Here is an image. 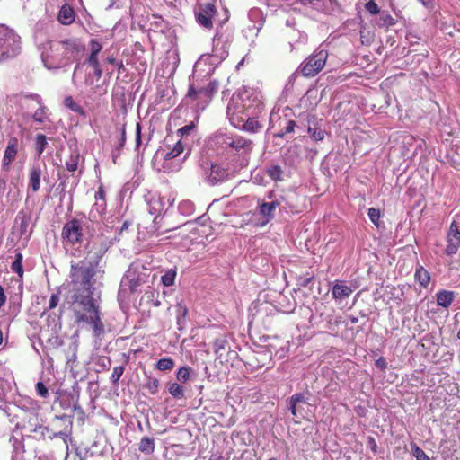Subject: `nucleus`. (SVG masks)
I'll return each mask as SVG.
<instances>
[{"label":"nucleus","instance_id":"nucleus-1","mask_svg":"<svg viewBox=\"0 0 460 460\" xmlns=\"http://www.w3.org/2000/svg\"><path fill=\"white\" fill-rule=\"evenodd\" d=\"M108 245L101 238L88 242L84 259L71 265V284L66 303L73 312L78 326L87 325L93 337L102 339L105 334V324L102 320L101 294L95 288L96 279L102 278L104 270L101 265Z\"/></svg>","mask_w":460,"mask_h":460},{"label":"nucleus","instance_id":"nucleus-2","mask_svg":"<svg viewBox=\"0 0 460 460\" xmlns=\"http://www.w3.org/2000/svg\"><path fill=\"white\" fill-rule=\"evenodd\" d=\"M34 40L40 52L42 63L48 70L69 66L79 60L85 50L84 42L75 37L43 40L42 32H37Z\"/></svg>","mask_w":460,"mask_h":460},{"label":"nucleus","instance_id":"nucleus-3","mask_svg":"<svg viewBox=\"0 0 460 460\" xmlns=\"http://www.w3.org/2000/svg\"><path fill=\"white\" fill-rule=\"evenodd\" d=\"M264 111V104L259 93L253 89H243L234 93L227 105V116L247 115L260 116Z\"/></svg>","mask_w":460,"mask_h":460},{"label":"nucleus","instance_id":"nucleus-4","mask_svg":"<svg viewBox=\"0 0 460 460\" xmlns=\"http://www.w3.org/2000/svg\"><path fill=\"white\" fill-rule=\"evenodd\" d=\"M219 143L228 154L239 157V166L248 164L250 155L253 149V142L237 134H220L217 136Z\"/></svg>","mask_w":460,"mask_h":460},{"label":"nucleus","instance_id":"nucleus-5","mask_svg":"<svg viewBox=\"0 0 460 460\" xmlns=\"http://www.w3.org/2000/svg\"><path fill=\"white\" fill-rule=\"evenodd\" d=\"M21 52V36L7 25L0 24V62L13 59Z\"/></svg>","mask_w":460,"mask_h":460},{"label":"nucleus","instance_id":"nucleus-6","mask_svg":"<svg viewBox=\"0 0 460 460\" xmlns=\"http://www.w3.org/2000/svg\"><path fill=\"white\" fill-rule=\"evenodd\" d=\"M23 429L28 432L27 436L36 440H46L47 438L52 440L55 438H60L66 441L69 434V429L55 431L49 427L43 425L40 422L37 415H31L23 424Z\"/></svg>","mask_w":460,"mask_h":460},{"label":"nucleus","instance_id":"nucleus-7","mask_svg":"<svg viewBox=\"0 0 460 460\" xmlns=\"http://www.w3.org/2000/svg\"><path fill=\"white\" fill-rule=\"evenodd\" d=\"M190 154V146L186 139H180L173 148L165 153L163 168L164 172H178L182 163Z\"/></svg>","mask_w":460,"mask_h":460},{"label":"nucleus","instance_id":"nucleus-8","mask_svg":"<svg viewBox=\"0 0 460 460\" xmlns=\"http://www.w3.org/2000/svg\"><path fill=\"white\" fill-rule=\"evenodd\" d=\"M149 278L150 275L143 269L140 270L137 264H131L122 278L119 292L126 288L129 289L130 293L141 292L146 284L149 283Z\"/></svg>","mask_w":460,"mask_h":460},{"label":"nucleus","instance_id":"nucleus-9","mask_svg":"<svg viewBox=\"0 0 460 460\" xmlns=\"http://www.w3.org/2000/svg\"><path fill=\"white\" fill-rule=\"evenodd\" d=\"M328 58V51L321 47L316 49L299 66L301 74L305 77L316 75L323 67Z\"/></svg>","mask_w":460,"mask_h":460},{"label":"nucleus","instance_id":"nucleus-10","mask_svg":"<svg viewBox=\"0 0 460 460\" xmlns=\"http://www.w3.org/2000/svg\"><path fill=\"white\" fill-rule=\"evenodd\" d=\"M270 128L274 130L273 137L284 138L290 134L295 133L296 128L300 129V126L287 114L271 113L270 117Z\"/></svg>","mask_w":460,"mask_h":460},{"label":"nucleus","instance_id":"nucleus-11","mask_svg":"<svg viewBox=\"0 0 460 460\" xmlns=\"http://www.w3.org/2000/svg\"><path fill=\"white\" fill-rule=\"evenodd\" d=\"M293 9L305 14H312L314 11L329 13L334 11L335 0H295Z\"/></svg>","mask_w":460,"mask_h":460},{"label":"nucleus","instance_id":"nucleus-12","mask_svg":"<svg viewBox=\"0 0 460 460\" xmlns=\"http://www.w3.org/2000/svg\"><path fill=\"white\" fill-rule=\"evenodd\" d=\"M84 235L83 223L75 218L67 221L61 232V237L65 245L81 244Z\"/></svg>","mask_w":460,"mask_h":460},{"label":"nucleus","instance_id":"nucleus-13","mask_svg":"<svg viewBox=\"0 0 460 460\" xmlns=\"http://www.w3.org/2000/svg\"><path fill=\"white\" fill-rule=\"evenodd\" d=\"M217 13L214 4L209 2L199 3L195 9L194 14L197 22L204 29L210 30L213 27V19Z\"/></svg>","mask_w":460,"mask_h":460},{"label":"nucleus","instance_id":"nucleus-14","mask_svg":"<svg viewBox=\"0 0 460 460\" xmlns=\"http://www.w3.org/2000/svg\"><path fill=\"white\" fill-rule=\"evenodd\" d=\"M218 89V83L216 81L209 82L206 87L196 88L193 84L190 85L188 90L187 97L192 99L193 101H197V104L199 106L201 103V109L203 110L205 106L209 102L212 94L217 92Z\"/></svg>","mask_w":460,"mask_h":460},{"label":"nucleus","instance_id":"nucleus-15","mask_svg":"<svg viewBox=\"0 0 460 460\" xmlns=\"http://www.w3.org/2000/svg\"><path fill=\"white\" fill-rule=\"evenodd\" d=\"M264 25V16L259 8H252L248 13V22L243 29L246 39L252 40Z\"/></svg>","mask_w":460,"mask_h":460},{"label":"nucleus","instance_id":"nucleus-16","mask_svg":"<svg viewBox=\"0 0 460 460\" xmlns=\"http://www.w3.org/2000/svg\"><path fill=\"white\" fill-rule=\"evenodd\" d=\"M232 126L235 128L243 129L249 133H257L262 128L259 122V116L233 115L227 116Z\"/></svg>","mask_w":460,"mask_h":460},{"label":"nucleus","instance_id":"nucleus-17","mask_svg":"<svg viewBox=\"0 0 460 460\" xmlns=\"http://www.w3.org/2000/svg\"><path fill=\"white\" fill-rule=\"evenodd\" d=\"M446 253L449 256L455 255L460 247V226L454 220L447 234Z\"/></svg>","mask_w":460,"mask_h":460},{"label":"nucleus","instance_id":"nucleus-18","mask_svg":"<svg viewBox=\"0 0 460 460\" xmlns=\"http://www.w3.org/2000/svg\"><path fill=\"white\" fill-rule=\"evenodd\" d=\"M230 35L225 36L222 32L217 31L213 38L212 56L224 60L228 56Z\"/></svg>","mask_w":460,"mask_h":460},{"label":"nucleus","instance_id":"nucleus-19","mask_svg":"<svg viewBox=\"0 0 460 460\" xmlns=\"http://www.w3.org/2000/svg\"><path fill=\"white\" fill-rule=\"evenodd\" d=\"M34 101L38 103V108L33 112H30L27 118L32 119L37 124L44 125L50 121L48 107L44 104L41 97H35Z\"/></svg>","mask_w":460,"mask_h":460},{"label":"nucleus","instance_id":"nucleus-20","mask_svg":"<svg viewBox=\"0 0 460 460\" xmlns=\"http://www.w3.org/2000/svg\"><path fill=\"white\" fill-rule=\"evenodd\" d=\"M279 206V202L272 200L270 202H261L258 206L259 213L262 217L261 222L259 224L261 226H266L273 217L276 208Z\"/></svg>","mask_w":460,"mask_h":460},{"label":"nucleus","instance_id":"nucleus-21","mask_svg":"<svg viewBox=\"0 0 460 460\" xmlns=\"http://www.w3.org/2000/svg\"><path fill=\"white\" fill-rule=\"evenodd\" d=\"M35 97H41L37 93H22L19 99L21 108L24 111L25 116H29L30 112H33L38 108Z\"/></svg>","mask_w":460,"mask_h":460},{"label":"nucleus","instance_id":"nucleus-22","mask_svg":"<svg viewBox=\"0 0 460 460\" xmlns=\"http://www.w3.org/2000/svg\"><path fill=\"white\" fill-rule=\"evenodd\" d=\"M352 294V289L341 280H336L332 286V295L335 300L348 298Z\"/></svg>","mask_w":460,"mask_h":460},{"label":"nucleus","instance_id":"nucleus-23","mask_svg":"<svg viewBox=\"0 0 460 460\" xmlns=\"http://www.w3.org/2000/svg\"><path fill=\"white\" fill-rule=\"evenodd\" d=\"M17 139L15 137H13L9 140L7 146L4 150V155L3 158V167L8 168L9 165L13 163V161L15 159L17 155Z\"/></svg>","mask_w":460,"mask_h":460},{"label":"nucleus","instance_id":"nucleus-24","mask_svg":"<svg viewBox=\"0 0 460 460\" xmlns=\"http://www.w3.org/2000/svg\"><path fill=\"white\" fill-rule=\"evenodd\" d=\"M228 176L227 172L217 164L211 165L210 172L208 175V181L214 185L225 181Z\"/></svg>","mask_w":460,"mask_h":460},{"label":"nucleus","instance_id":"nucleus-25","mask_svg":"<svg viewBox=\"0 0 460 460\" xmlns=\"http://www.w3.org/2000/svg\"><path fill=\"white\" fill-rule=\"evenodd\" d=\"M10 391V385L7 382H0V411L9 416L10 404L7 394Z\"/></svg>","mask_w":460,"mask_h":460},{"label":"nucleus","instance_id":"nucleus-26","mask_svg":"<svg viewBox=\"0 0 460 460\" xmlns=\"http://www.w3.org/2000/svg\"><path fill=\"white\" fill-rule=\"evenodd\" d=\"M41 169L39 164H33L30 169L29 186L33 192H37L40 187Z\"/></svg>","mask_w":460,"mask_h":460},{"label":"nucleus","instance_id":"nucleus-27","mask_svg":"<svg viewBox=\"0 0 460 460\" xmlns=\"http://www.w3.org/2000/svg\"><path fill=\"white\" fill-rule=\"evenodd\" d=\"M80 162L84 163V158L79 151L75 148L71 151L69 157L65 163L66 170L70 172H75L78 169Z\"/></svg>","mask_w":460,"mask_h":460},{"label":"nucleus","instance_id":"nucleus-28","mask_svg":"<svg viewBox=\"0 0 460 460\" xmlns=\"http://www.w3.org/2000/svg\"><path fill=\"white\" fill-rule=\"evenodd\" d=\"M75 20V11L72 7L65 4L58 13V21L64 25L71 24Z\"/></svg>","mask_w":460,"mask_h":460},{"label":"nucleus","instance_id":"nucleus-29","mask_svg":"<svg viewBox=\"0 0 460 460\" xmlns=\"http://www.w3.org/2000/svg\"><path fill=\"white\" fill-rule=\"evenodd\" d=\"M436 296L438 305L445 308H447L455 298L454 292L448 290L438 291Z\"/></svg>","mask_w":460,"mask_h":460},{"label":"nucleus","instance_id":"nucleus-30","mask_svg":"<svg viewBox=\"0 0 460 460\" xmlns=\"http://www.w3.org/2000/svg\"><path fill=\"white\" fill-rule=\"evenodd\" d=\"M307 42V35L300 31H293L289 41L291 50L298 49L299 45H305Z\"/></svg>","mask_w":460,"mask_h":460},{"label":"nucleus","instance_id":"nucleus-31","mask_svg":"<svg viewBox=\"0 0 460 460\" xmlns=\"http://www.w3.org/2000/svg\"><path fill=\"white\" fill-rule=\"evenodd\" d=\"M376 24L380 28H388L395 24V20L387 12L379 13Z\"/></svg>","mask_w":460,"mask_h":460},{"label":"nucleus","instance_id":"nucleus-32","mask_svg":"<svg viewBox=\"0 0 460 460\" xmlns=\"http://www.w3.org/2000/svg\"><path fill=\"white\" fill-rule=\"evenodd\" d=\"M188 308L184 305H177V326L178 330H183L187 325Z\"/></svg>","mask_w":460,"mask_h":460},{"label":"nucleus","instance_id":"nucleus-33","mask_svg":"<svg viewBox=\"0 0 460 460\" xmlns=\"http://www.w3.org/2000/svg\"><path fill=\"white\" fill-rule=\"evenodd\" d=\"M138 449L140 452L150 455L155 450V440L149 437H144L141 438Z\"/></svg>","mask_w":460,"mask_h":460},{"label":"nucleus","instance_id":"nucleus-34","mask_svg":"<svg viewBox=\"0 0 460 460\" xmlns=\"http://www.w3.org/2000/svg\"><path fill=\"white\" fill-rule=\"evenodd\" d=\"M167 389L170 394L175 399L184 398V388L176 382L167 384Z\"/></svg>","mask_w":460,"mask_h":460},{"label":"nucleus","instance_id":"nucleus-35","mask_svg":"<svg viewBox=\"0 0 460 460\" xmlns=\"http://www.w3.org/2000/svg\"><path fill=\"white\" fill-rule=\"evenodd\" d=\"M415 279L422 287L426 288L429 284L430 276L429 271L420 266L415 271Z\"/></svg>","mask_w":460,"mask_h":460},{"label":"nucleus","instance_id":"nucleus-36","mask_svg":"<svg viewBox=\"0 0 460 460\" xmlns=\"http://www.w3.org/2000/svg\"><path fill=\"white\" fill-rule=\"evenodd\" d=\"M141 130H142V126L140 123L137 122L136 125V140H135L136 141L135 150L137 153H140V149H141V146L143 145V141H145V145H147V143L151 139L150 136L143 138Z\"/></svg>","mask_w":460,"mask_h":460},{"label":"nucleus","instance_id":"nucleus-37","mask_svg":"<svg viewBox=\"0 0 460 460\" xmlns=\"http://www.w3.org/2000/svg\"><path fill=\"white\" fill-rule=\"evenodd\" d=\"M64 105L69 110L73 111L74 112L81 116H85L84 109L77 102H75L72 96H66L65 98Z\"/></svg>","mask_w":460,"mask_h":460},{"label":"nucleus","instance_id":"nucleus-38","mask_svg":"<svg viewBox=\"0 0 460 460\" xmlns=\"http://www.w3.org/2000/svg\"><path fill=\"white\" fill-rule=\"evenodd\" d=\"M11 270L17 273L20 278L23 276V268H22V254L21 252H17L15 254V259L11 264Z\"/></svg>","mask_w":460,"mask_h":460},{"label":"nucleus","instance_id":"nucleus-39","mask_svg":"<svg viewBox=\"0 0 460 460\" xmlns=\"http://www.w3.org/2000/svg\"><path fill=\"white\" fill-rule=\"evenodd\" d=\"M174 365L175 362L172 358H163L156 362V368L160 371H170Z\"/></svg>","mask_w":460,"mask_h":460},{"label":"nucleus","instance_id":"nucleus-40","mask_svg":"<svg viewBox=\"0 0 460 460\" xmlns=\"http://www.w3.org/2000/svg\"><path fill=\"white\" fill-rule=\"evenodd\" d=\"M283 171L279 165L272 164L268 167L267 174L273 181H281L282 180Z\"/></svg>","mask_w":460,"mask_h":460},{"label":"nucleus","instance_id":"nucleus-41","mask_svg":"<svg viewBox=\"0 0 460 460\" xmlns=\"http://www.w3.org/2000/svg\"><path fill=\"white\" fill-rule=\"evenodd\" d=\"M176 274V269H169L168 270H166L165 273L161 278V281L164 284V286H172L174 284Z\"/></svg>","mask_w":460,"mask_h":460},{"label":"nucleus","instance_id":"nucleus-42","mask_svg":"<svg viewBox=\"0 0 460 460\" xmlns=\"http://www.w3.org/2000/svg\"><path fill=\"white\" fill-rule=\"evenodd\" d=\"M47 145L46 136L43 134H38L35 137V147L39 156L44 152Z\"/></svg>","mask_w":460,"mask_h":460},{"label":"nucleus","instance_id":"nucleus-43","mask_svg":"<svg viewBox=\"0 0 460 460\" xmlns=\"http://www.w3.org/2000/svg\"><path fill=\"white\" fill-rule=\"evenodd\" d=\"M178 209L181 214L189 216L194 211V204L190 200H183L179 204Z\"/></svg>","mask_w":460,"mask_h":460},{"label":"nucleus","instance_id":"nucleus-44","mask_svg":"<svg viewBox=\"0 0 460 460\" xmlns=\"http://www.w3.org/2000/svg\"><path fill=\"white\" fill-rule=\"evenodd\" d=\"M411 454L416 460H430L429 456L415 443L411 444Z\"/></svg>","mask_w":460,"mask_h":460},{"label":"nucleus","instance_id":"nucleus-45","mask_svg":"<svg viewBox=\"0 0 460 460\" xmlns=\"http://www.w3.org/2000/svg\"><path fill=\"white\" fill-rule=\"evenodd\" d=\"M306 131L314 141H322L325 136V132L321 128H312L311 126L307 127Z\"/></svg>","mask_w":460,"mask_h":460},{"label":"nucleus","instance_id":"nucleus-46","mask_svg":"<svg viewBox=\"0 0 460 460\" xmlns=\"http://www.w3.org/2000/svg\"><path fill=\"white\" fill-rule=\"evenodd\" d=\"M160 385V382L157 378L148 377L146 384L145 385L146 388L149 391L151 394H155L158 392Z\"/></svg>","mask_w":460,"mask_h":460},{"label":"nucleus","instance_id":"nucleus-47","mask_svg":"<svg viewBox=\"0 0 460 460\" xmlns=\"http://www.w3.org/2000/svg\"><path fill=\"white\" fill-rule=\"evenodd\" d=\"M370 221L376 226H380V210L378 208H370L367 212Z\"/></svg>","mask_w":460,"mask_h":460},{"label":"nucleus","instance_id":"nucleus-48","mask_svg":"<svg viewBox=\"0 0 460 460\" xmlns=\"http://www.w3.org/2000/svg\"><path fill=\"white\" fill-rule=\"evenodd\" d=\"M190 367H181L178 369L176 378L181 383H185L190 378Z\"/></svg>","mask_w":460,"mask_h":460},{"label":"nucleus","instance_id":"nucleus-49","mask_svg":"<svg viewBox=\"0 0 460 460\" xmlns=\"http://www.w3.org/2000/svg\"><path fill=\"white\" fill-rule=\"evenodd\" d=\"M60 293H61V289H60V288H58L57 291L50 296V298L49 301V306H48L49 310H52L58 306V305L60 301Z\"/></svg>","mask_w":460,"mask_h":460},{"label":"nucleus","instance_id":"nucleus-50","mask_svg":"<svg viewBox=\"0 0 460 460\" xmlns=\"http://www.w3.org/2000/svg\"><path fill=\"white\" fill-rule=\"evenodd\" d=\"M195 126L193 123H190L189 125H186L180 129H178L177 134L181 137V139H186L188 143H190V140L188 139V136L191 131H193Z\"/></svg>","mask_w":460,"mask_h":460},{"label":"nucleus","instance_id":"nucleus-51","mask_svg":"<svg viewBox=\"0 0 460 460\" xmlns=\"http://www.w3.org/2000/svg\"><path fill=\"white\" fill-rule=\"evenodd\" d=\"M9 442L12 444V446L16 453L24 452V444L18 438L12 436L9 438Z\"/></svg>","mask_w":460,"mask_h":460},{"label":"nucleus","instance_id":"nucleus-52","mask_svg":"<svg viewBox=\"0 0 460 460\" xmlns=\"http://www.w3.org/2000/svg\"><path fill=\"white\" fill-rule=\"evenodd\" d=\"M124 367L122 366H119V367H115L112 370V374L111 376V381L113 385H116L118 384L119 378L121 377V376L123 375L124 373Z\"/></svg>","mask_w":460,"mask_h":460},{"label":"nucleus","instance_id":"nucleus-53","mask_svg":"<svg viewBox=\"0 0 460 460\" xmlns=\"http://www.w3.org/2000/svg\"><path fill=\"white\" fill-rule=\"evenodd\" d=\"M36 393L41 398H48L49 397V389L42 382H38L35 385Z\"/></svg>","mask_w":460,"mask_h":460},{"label":"nucleus","instance_id":"nucleus-54","mask_svg":"<svg viewBox=\"0 0 460 460\" xmlns=\"http://www.w3.org/2000/svg\"><path fill=\"white\" fill-rule=\"evenodd\" d=\"M126 138H127L126 124L124 123L120 128V137H119V142L116 146L117 151H120L124 147L125 143H126Z\"/></svg>","mask_w":460,"mask_h":460},{"label":"nucleus","instance_id":"nucleus-55","mask_svg":"<svg viewBox=\"0 0 460 460\" xmlns=\"http://www.w3.org/2000/svg\"><path fill=\"white\" fill-rule=\"evenodd\" d=\"M366 9L371 14H377L380 13L379 7L374 0H370L366 4Z\"/></svg>","mask_w":460,"mask_h":460},{"label":"nucleus","instance_id":"nucleus-56","mask_svg":"<svg viewBox=\"0 0 460 460\" xmlns=\"http://www.w3.org/2000/svg\"><path fill=\"white\" fill-rule=\"evenodd\" d=\"M102 49V46L99 41H97L95 40H91V55L98 56V54L101 52Z\"/></svg>","mask_w":460,"mask_h":460},{"label":"nucleus","instance_id":"nucleus-57","mask_svg":"<svg viewBox=\"0 0 460 460\" xmlns=\"http://www.w3.org/2000/svg\"><path fill=\"white\" fill-rule=\"evenodd\" d=\"M314 279V275L306 274L305 276L300 277L298 279V283L301 287H308L312 280Z\"/></svg>","mask_w":460,"mask_h":460},{"label":"nucleus","instance_id":"nucleus-58","mask_svg":"<svg viewBox=\"0 0 460 460\" xmlns=\"http://www.w3.org/2000/svg\"><path fill=\"white\" fill-rule=\"evenodd\" d=\"M288 399L297 405H299V403H305L306 402V399L302 393L295 394Z\"/></svg>","mask_w":460,"mask_h":460},{"label":"nucleus","instance_id":"nucleus-59","mask_svg":"<svg viewBox=\"0 0 460 460\" xmlns=\"http://www.w3.org/2000/svg\"><path fill=\"white\" fill-rule=\"evenodd\" d=\"M287 404H288V408L290 411L291 414L294 417H296L297 412H298V405L296 404L295 402H293L292 401H290L289 399L287 400Z\"/></svg>","mask_w":460,"mask_h":460},{"label":"nucleus","instance_id":"nucleus-60","mask_svg":"<svg viewBox=\"0 0 460 460\" xmlns=\"http://www.w3.org/2000/svg\"><path fill=\"white\" fill-rule=\"evenodd\" d=\"M65 460H84V457L77 451L73 454L67 452Z\"/></svg>","mask_w":460,"mask_h":460},{"label":"nucleus","instance_id":"nucleus-61","mask_svg":"<svg viewBox=\"0 0 460 460\" xmlns=\"http://www.w3.org/2000/svg\"><path fill=\"white\" fill-rule=\"evenodd\" d=\"M375 365L380 370H385L387 367V363L384 358H379L376 359Z\"/></svg>","mask_w":460,"mask_h":460},{"label":"nucleus","instance_id":"nucleus-62","mask_svg":"<svg viewBox=\"0 0 460 460\" xmlns=\"http://www.w3.org/2000/svg\"><path fill=\"white\" fill-rule=\"evenodd\" d=\"M367 446L374 453L377 452V444L373 437L367 438Z\"/></svg>","mask_w":460,"mask_h":460},{"label":"nucleus","instance_id":"nucleus-63","mask_svg":"<svg viewBox=\"0 0 460 460\" xmlns=\"http://www.w3.org/2000/svg\"><path fill=\"white\" fill-rule=\"evenodd\" d=\"M87 62L88 64L93 68L95 66H100L99 64V61H98V56H93V55H90L88 59H87Z\"/></svg>","mask_w":460,"mask_h":460},{"label":"nucleus","instance_id":"nucleus-64","mask_svg":"<svg viewBox=\"0 0 460 460\" xmlns=\"http://www.w3.org/2000/svg\"><path fill=\"white\" fill-rule=\"evenodd\" d=\"M104 195H105V192H104L103 188L100 187L98 189V190L96 191V193H95V199L97 200H103L104 199Z\"/></svg>","mask_w":460,"mask_h":460}]
</instances>
